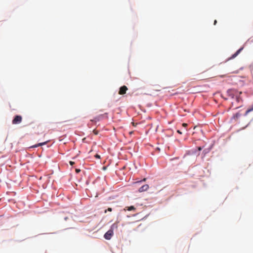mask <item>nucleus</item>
<instances>
[{"label":"nucleus","mask_w":253,"mask_h":253,"mask_svg":"<svg viewBox=\"0 0 253 253\" xmlns=\"http://www.w3.org/2000/svg\"><path fill=\"white\" fill-rule=\"evenodd\" d=\"M118 228V224L116 223H115L112 225L110 229L104 234V237L106 240H110L114 233V229L115 228Z\"/></svg>","instance_id":"obj_1"},{"label":"nucleus","mask_w":253,"mask_h":253,"mask_svg":"<svg viewBox=\"0 0 253 253\" xmlns=\"http://www.w3.org/2000/svg\"><path fill=\"white\" fill-rule=\"evenodd\" d=\"M228 95L232 98H234L238 94H242V92H239L236 89H229L227 91Z\"/></svg>","instance_id":"obj_2"},{"label":"nucleus","mask_w":253,"mask_h":253,"mask_svg":"<svg viewBox=\"0 0 253 253\" xmlns=\"http://www.w3.org/2000/svg\"><path fill=\"white\" fill-rule=\"evenodd\" d=\"M22 117L20 115H16L13 119L12 123L13 125L19 124L22 122Z\"/></svg>","instance_id":"obj_3"},{"label":"nucleus","mask_w":253,"mask_h":253,"mask_svg":"<svg viewBox=\"0 0 253 253\" xmlns=\"http://www.w3.org/2000/svg\"><path fill=\"white\" fill-rule=\"evenodd\" d=\"M127 90V87L126 85L122 86L120 88L119 94L120 95H123L126 93Z\"/></svg>","instance_id":"obj_4"},{"label":"nucleus","mask_w":253,"mask_h":253,"mask_svg":"<svg viewBox=\"0 0 253 253\" xmlns=\"http://www.w3.org/2000/svg\"><path fill=\"white\" fill-rule=\"evenodd\" d=\"M149 188V186L148 184H145L143 186H142L139 189H138V191L139 192H143L146 191Z\"/></svg>","instance_id":"obj_5"},{"label":"nucleus","mask_w":253,"mask_h":253,"mask_svg":"<svg viewBox=\"0 0 253 253\" xmlns=\"http://www.w3.org/2000/svg\"><path fill=\"white\" fill-rule=\"evenodd\" d=\"M243 47H241L239 49H238L234 54H233L230 58H229L228 60H230L236 57L243 50Z\"/></svg>","instance_id":"obj_6"},{"label":"nucleus","mask_w":253,"mask_h":253,"mask_svg":"<svg viewBox=\"0 0 253 253\" xmlns=\"http://www.w3.org/2000/svg\"><path fill=\"white\" fill-rule=\"evenodd\" d=\"M126 208L127 210H128L129 211L135 210V208L133 206H131L130 207H126Z\"/></svg>","instance_id":"obj_7"},{"label":"nucleus","mask_w":253,"mask_h":253,"mask_svg":"<svg viewBox=\"0 0 253 253\" xmlns=\"http://www.w3.org/2000/svg\"><path fill=\"white\" fill-rule=\"evenodd\" d=\"M46 142H43V143H39V144H38L35 145V146H34L33 147H38V146H42V145H43L45 144L46 143Z\"/></svg>","instance_id":"obj_8"},{"label":"nucleus","mask_w":253,"mask_h":253,"mask_svg":"<svg viewBox=\"0 0 253 253\" xmlns=\"http://www.w3.org/2000/svg\"><path fill=\"white\" fill-rule=\"evenodd\" d=\"M240 94H238V95H237V96H235L236 101L238 102H239L241 100V98L240 97Z\"/></svg>","instance_id":"obj_9"},{"label":"nucleus","mask_w":253,"mask_h":253,"mask_svg":"<svg viewBox=\"0 0 253 253\" xmlns=\"http://www.w3.org/2000/svg\"><path fill=\"white\" fill-rule=\"evenodd\" d=\"M107 211H112V209L111 208H108L107 210H106L104 211V212L106 213Z\"/></svg>","instance_id":"obj_10"},{"label":"nucleus","mask_w":253,"mask_h":253,"mask_svg":"<svg viewBox=\"0 0 253 253\" xmlns=\"http://www.w3.org/2000/svg\"><path fill=\"white\" fill-rule=\"evenodd\" d=\"M69 163L71 166H73L75 164V163L73 161H70Z\"/></svg>","instance_id":"obj_11"},{"label":"nucleus","mask_w":253,"mask_h":253,"mask_svg":"<svg viewBox=\"0 0 253 253\" xmlns=\"http://www.w3.org/2000/svg\"><path fill=\"white\" fill-rule=\"evenodd\" d=\"M182 126H184V127H186L187 126V124H186V123H183L182 124Z\"/></svg>","instance_id":"obj_12"},{"label":"nucleus","mask_w":253,"mask_h":253,"mask_svg":"<svg viewBox=\"0 0 253 253\" xmlns=\"http://www.w3.org/2000/svg\"><path fill=\"white\" fill-rule=\"evenodd\" d=\"M93 132L95 134H98V131L96 130H93Z\"/></svg>","instance_id":"obj_13"},{"label":"nucleus","mask_w":253,"mask_h":253,"mask_svg":"<svg viewBox=\"0 0 253 253\" xmlns=\"http://www.w3.org/2000/svg\"><path fill=\"white\" fill-rule=\"evenodd\" d=\"M80 171H81V170L80 169H76V171L77 173H79Z\"/></svg>","instance_id":"obj_14"},{"label":"nucleus","mask_w":253,"mask_h":253,"mask_svg":"<svg viewBox=\"0 0 253 253\" xmlns=\"http://www.w3.org/2000/svg\"><path fill=\"white\" fill-rule=\"evenodd\" d=\"M95 157L97 158H100V156L99 155H98V154H96L95 155Z\"/></svg>","instance_id":"obj_15"},{"label":"nucleus","mask_w":253,"mask_h":253,"mask_svg":"<svg viewBox=\"0 0 253 253\" xmlns=\"http://www.w3.org/2000/svg\"><path fill=\"white\" fill-rule=\"evenodd\" d=\"M177 132L179 134H182V132L179 130H177Z\"/></svg>","instance_id":"obj_16"},{"label":"nucleus","mask_w":253,"mask_h":253,"mask_svg":"<svg viewBox=\"0 0 253 253\" xmlns=\"http://www.w3.org/2000/svg\"><path fill=\"white\" fill-rule=\"evenodd\" d=\"M216 23H217V21L216 20H215L214 21V25H215Z\"/></svg>","instance_id":"obj_17"},{"label":"nucleus","mask_w":253,"mask_h":253,"mask_svg":"<svg viewBox=\"0 0 253 253\" xmlns=\"http://www.w3.org/2000/svg\"><path fill=\"white\" fill-rule=\"evenodd\" d=\"M146 180V178H144V179H143V180H142V181H145Z\"/></svg>","instance_id":"obj_18"},{"label":"nucleus","mask_w":253,"mask_h":253,"mask_svg":"<svg viewBox=\"0 0 253 253\" xmlns=\"http://www.w3.org/2000/svg\"><path fill=\"white\" fill-rule=\"evenodd\" d=\"M251 41L252 42H253V39H251Z\"/></svg>","instance_id":"obj_19"},{"label":"nucleus","mask_w":253,"mask_h":253,"mask_svg":"<svg viewBox=\"0 0 253 253\" xmlns=\"http://www.w3.org/2000/svg\"><path fill=\"white\" fill-rule=\"evenodd\" d=\"M198 149H199V150H201V147H199Z\"/></svg>","instance_id":"obj_20"},{"label":"nucleus","mask_w":253,"mask_h":253,"mask_svg":"<svg viewBox=\"0 0 253 253\" xmlns=\"http://www.w3.org/2000/svg\"><path fill=\"white\" fill-rule=\"evenodd\" d=\"M233 73H237V72H233Z\"/></svg>","instance_id":"obj_21"}]
</instances>
